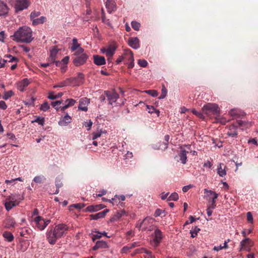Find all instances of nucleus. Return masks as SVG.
I'll use <instances>...</instances> for the list:
<instances>
[{
    "label": "nucleus",
    "instance_id": "c9c22d12",
    "mask_svg": "<svg viewBox=\"0 0 258 258\" xmlns=\"http://www.w3.org/2000/svg\"><path fill=\"white\" fill-rule=\"evenodd\" d=\"M204 193H207V194H213V196L211 197L212 202V203H216V199L218 198V195L216 194V192L213 191L211 190H209L208 189L205 188L204 189Z\"/></svg>",
    "mask_w": 258,
    "mask_h": 258
},
{
    "label": "nucleus",
    "instance_id": "5fc2aeb1",
    "mask_svg": "<svg viewBox=\"0 0 258 258\" xmlns=\"http://www.w3.org/2000/svg\"><path fill=\"white\" fill-rule=\"evenodd\" d=\"M131 25L132 28L136 31H138L139 30L140 28V24L136 21H133L131 23Z\"/></svg>",
    "mask_w": 258,
    "mask_h": 258
},
{
    "label": "nucleus",
    "instance_id": "393cba45",
    "mask_svg": "<svg viewBox=\"0 0 258 258\" xmlns=\"http://www.w3.org/2000/svg\"><path fill=\"white\" fill-rule=\"evenodd\" d=\"M58 50L56 48L54 47L53 48H52L50 50V55L48 58V61H50L52 63H54L56 59V56L58 53Z\"/></svg>",
    "mask_w": 258,
    "mask_h": 258
},
{
    "label": "nucleus",
    "instance_id": "f704fd0d",
    "mask_svg": "<svg viewBox=\"0 0 258 258\" xmlns=\"http://www.w3.org/2000/svg\"><path fill=\"white\" fill-rule=\"evenodd\" d=\"M46 21V18L44 16H41L40 18H36L32 20V24L33 25H37L38 24H43Z\"/></svg>",
    "mask_w": 258,
    "mask_h": 258
},
{
    "label": "nucleus",
    "instance_id": "f257e3e1",
    "mask_svg": "<svg viewBox=\"0 0 258 258\" xmlns=\"http://www.w3.org/2000/svg\"><path fill=\"white\" fill-rule=\"evenodd\" d=\"M69 227L63 223L49 227L46 232V238L50 244L54 245L58 239L66 233Z\"/></svg>",
    "mask_w": 258,
    "mask_h": 258
},
{
    "label": "nucleus",
    "instance_id": "c85d7f7f",
    "mask_svg": "<svg viewBox=\"0 0 258 258\" xmlns=\"http://www.w3.org/2000/svg\"><path fill=\"white\" fill-rule=\"evenodd\" d=\"M116 48L114 46H110L106 49V50L103 51V53H105L106 55L108 57V60L111 58L114 54Z\"/></svg>",
    "mask_w": 258,
    "mask_h": 258
},
{
    "label": "nucleus",
    "instance_id": "a19ab883",
    "mask_svg": "<svg viewBox=\"0 0 258 258\" xmlns=\"http://www.w3.org/2000/svg\"><path fill=\"white\" fill-rule=\"evenodd\" d=\"M169 136L167 135L166 136H165L164 137V140H165V141L166 142V143H162L160 146V148L162 150H165L168 147V143L169 142Z\"/></svg>",
    "mask_w": 258,
    "mask_h": 258
},
{
    "label": "nucleus",
    "instance_id": "aec40b11",
    "mask_svg": "<svg viewBox=\"0 0 258 258\" xmlns=\"http://www.w3.org/2000/svg\"><path fill=\"white\" fill-rule=\"evenodd\" d=\"M109 211L108 209H105L103 211L96 213L95 214H92L90 215V219L91 220H98L99 219L104 218L107 213Z\"/></svg>",
    "mask_w": 258,
    "mask_h": 258
},
{
    "label": "nucleus",
    "instance_id": "8fccbe9b",
    "mask_svg": "<svg viewBox=\"0 0 258 258\" xmlns=\"http://www.w3.org/2000/svg\"><path fill=\"white\" fill-rule=\"evenodd\" d=\"M144 92L153 97H157L158 95V93L157 92V91L155 90H146Z\"/></svg>",
    "mask_w": 258,
    "mask_h": 258
},
{
    "label": "nucleus",
    "instance_id": "473e14b6",
    "mask_svg": "<svg viewBox=\"0 0 258 258\" xmlns=\"http://www.w3.org/2000/svg\"><path fill=\"white\" fill-rule=\"evenodd\" d=\"M229 114L233 117H238L242 114L241 110L238 109H231L229 112Z\"/></svg>",
    "mask_w": 258,
    "mask_h": 258
},
{
    "label": "nucleus",
    "instance_id": "f8f14e48",
    "mask_svg": "<svg viewBox=\"0 0 258 258\" xmlns=\"http://www.w3.org/2000/svg\"><path fill=\"white\" fill-rule=\"evenodd\" d=\"M124 59L127 60L126 63L128 68H133L134 66V58L133 52L128 49H125L124 52Z\"/></svg>",
    "mask_w": 258,
    "mask_h": 258
},
{
    "label": "nucleus",
    "instance_id": "09e8293b",
    "mask_svg": "<svg viewBox=\"0 0 258 258\" xmlns=\"http://www.w3.org/2000/svg\"><path fill=\"white\" fill-rule=\"evenodd\" d=\"M200 230V229L197 227H195L194 228H192V229L190 230L191 237L192 238L195 237L197 235L198 233Z\"/></svg>",
    "mask_w": 258,
    "mask_h": 258
},
{
    "label": "nucleus",
    "instance_id": "603ef678",
    "mask_svg": "<svg viewBox=\"0 0 258 258\" xmlns=\"http://www.w3.org/2000/svg\"><path fill=\"white\" fill-rule=\"evenodd\" d=\"M92 124L93 122L91 120H87L84 121L83 123V125L87 128V131H90L91 130Z\"/></svg>",
    "mask_w": 258,
    "mask_h": 258
},
{
    "label": "nucleus",
    "instance_id": "4d7b16f0",
    "mask_svg": "<svg viewBox=\"0 0 258 258\" xmlns=\"http://www.w3.org/2000/svg\"><path fill=\"white\" fill-rule=\"evenodd\" d=\"M217 122H220L222 124H224L227 121L226 119L224 117H220L219 115L216 116V117Z\"/></svg>",
    "mask_w": 258,
    "mask_h": 258
},
{
    "label": "nucleus",
    "instance_id": "39448f33",
    "mask_svg": "<svg viewBox=\"0 0 258 258\" xmlns=\"http://www.w3.org/2000/svg\"><path fill=\"white\" fill-rule=\"evenodd\" d=\"M83 52L84 49L82 48L78 49L77 52V56L73 60V62L76 66L83 65L86 62L88 55Z\"/></svg>",
    "mask_w": 258,
    "mask_h": 258
},
{
    "label": "nucleus",
    "instance_id": "dca6fc26",
    "mask_svg": "<svg viewBox=\"0 0 258 258\" xmlns=\"http://www.w3.org/2000/svg\"><path fill=\"white\" fill-rule=\"evenodd\" d=\"M237 127L233 125H230L226 128V134L227 135L231 137H235L237 135V132L236 131Z\"/></svg>",
    "mask_w": 258,
    "mask_h": 258
},
{
    "label": "nucleus",
    "instance_id": "f3484780",
    "mask_svg": "<svg viewBox=\"0 0 258 258\" xmlns=\"http://www.w3.org/2000/svg\"><path fill=\"white\" fill-rule=\"evenodd\" d=\"M129 45L134 49H137L140 47V41L137 37H131L128 39Z\"/></svg>",
    "mask_w": 258,
    "mask_h": 258
},
{
    "label": "nucleus",
    "instance_id": "c756f323",
    "mask_svg": "<svg viewBox=\"0 0 258 258\" xmlns=\"http://www.w3.org/2000/svg\"><path fill=\"white\" fill-rule=\"evenodd\" d=\"M104 208L102 205H98L96 206H90L87 207L86 210L90 212L97 211Z\"/></svg>",
    "mask_w": 258,
    "mask_h": 258
},
{
    "label": "nucleus",
    "instance_id": "4be33fe9",
    "mask_svg": "<svg viewBox=\"0 0 258 258\" xmlns=\"http://www.w3.org/2000/svg\"><path fill=\"white\" fill-rule=\"evenodd\" d=\"M226 167L223 163H220L217 168V173L220 177H224L226 175Z\"/></svg>",
    "mask_w": 258,
    "mask_h": 258
},
{
    "label": "nucleus",
    "instance_id": "338daca9",
    "mask_svg": "<svg viewBox=\"0 0 258 258\" xmlns=\"http://www.w3.org/2000/svg\"><path fill=\"white\" fill-rule=\"evenodd\" d=\"M193 185L192 184H189V185H185V186H184L183 187H182V191L184 192H187L190 188H192L193 187Z\"/></svg>",
    "mask_w": 258,
    "mask_h": 258
},
{
    "label": "nucleus",
    "instance_id": "72a5a7b5",
    "mask_svg": "<svg viewBox=\"0 0 258 258\" xmlns=\"http://www.w3.org/2000/svg\"><path fill=\"white\" fill-rule=\"evenodd\" d=\"M230 241L228 239L227 241H225L223 243V245H220L217 246H215L213 248V249L215 251H219L220 250L223 249H227L228 248V242Z\"/></svg>",
    "mask_w": 258,
    "mask_h": 258
},
{
    "label": "nucleus",
    "instance_id": "e433bc0d",
    "mask_svg": "<svg viewBox=\"0 0 258 258\" xmlns=\"http://www.w3.org/2000/svg\"><path fill=\"white\" fill-rule=\"evenodd\" d=\"M125 215V212L124 210H121L117 212L116 214L114 215L113 217L112 218L111 221H115L119 219L123 215Z\"/></svg>",
    "mask_w": 258,
    "mask_h": 258
},
{
    "label": "nucleus",
    "instance_id": "58836bf2",
    "mask_svg": "<svg viewBox=\"0 0 258 258\" xmlns=\"http://www.w3.org/2000/svg\"><path fill=\"white\" fill-rule=\"evenodd\" d=\"M73 44H72V46L71 47V50L72 51H74L76 50H77L78 48L79 49L80 46V44L79 43H78V40L77 38H74L73 39Z\"/></svg>",
    "mask_w": 258,
    "mask_h": 258
},
{
    "label": "nucleus",
    "instance_id": "b1692460",
    "mask_svg": "<svg viewBox=\"0 0 258 258\" xmlns=\"http://www.w3.org/2000/svg\"><path fill=\"white\" fill-rule=\"evenodd\" d=\"M107 247V243L103 240L97 241L95 245L93 247L92 249L96 250L98 248H104Z\"/></svg>",
    "mask_w": 258,
    "mask_h": 258
},
{
    "label": "nucleus",
    "instance_id": "c03bdc74",
    "mask_svg": "<svg viewBox=\"0 0 258 258\" xmlns=\"http://www.w3.org/2000/svg\"><path fill=\"white\" fill-rule=\"evenodd\" d=\"M58 84L59 87H63L67 86H71L70 80L69 78H67L64 81L59 82Z\"/></svg>",
    "mask_w": 258,
    "mask_h": 258
},
{
    "label": "nucleus",
    "instance_id": "a211bd4d",
    "mask_svg": "<svg viewBox=\"0 0 258 258\" xmlns=\"http://www.w3.org/2000/svg\"><path fill=\"white\" fill-rule=\"evenodd\" d=\"M9 8L7 4L0 0V16H6L9 13Z\"/></svg>",
    "mask_w": 258,
    "mask_h": 258
},
{
    "label": "nucleus",
    "instance_id": "cd10ccee",
    "mask_svg": "<svg viewBox=\"0 0 258 258\" xmlns=\"http://www.w3.org/2000/svg\"><path fill=\"white\" fill-rule=\"evenodd\" d=\"M66 104L60 107V110L63 111L68 107L72 106L75 104L76 101L73 99H68L66 101Z\"/></svg>",
    "mask_w": 258,
    "mask_h": 258
},
{
    "label": "nucleus",
    "instance_id": "680f3d73",
    "mask_svg": "<svg viewBox=\"0 0 258 258\" xmlns=\"http://www.w3.org/2000/svg\"><path fill=\"white\" fill-rule=\"evenodd\" d=\"M191 112L198 117L200 118H204V115H203V114L201 112L197 111L195 109H192Z\"/></svg>",
    "mask_w": 258,
    "mask_h": 258
},
{
    "label": "nucleus",
    "instance_id": "774afa93",
    "mask_svg": "<svg viewBox=\"0 0 258 258\" xmlns=\"http://www.w3.org/2000/svg\"><path fill=\"white\" fill-rule=\"evenodd\" d=\"M72 206L77 209H81L84 207L85 205L83 203H78V204H74Z\"/></svg>",
    "mask_w": 258,
    "mask_h": 258
},
{
    "label": "nucleus",
    "instance_id": "864d4df0",
    "mask_svg": "<svg viewBox=\"0 0 258 258\" xmlns=\"http://www.w3.org/2000/svg\"><path fill=\"white\" fill-rule=\"evenodd\" d=\"M141 250V252H145L146 253V255L145 256V258H155L154 256L151 254V251L144 248H142Z\"/></svg>",
    "mask_w": 258,
    "mask_h": 258
},
{
    "label": "nucleus",
    "instance_id": "bb28decb",
    "mask_svg": "<svg viewBox=\"0 0 258 258\" xmlns=\"http://www.w3.org/2000/svg\"><path fill=\"white\" fill-rule=\"evenodd\" d=\"M45 180H46V178L43 175H41L36 176L34 177V178H33V181L31 183V185L32 186H33L34 183H39V184L42 183L44 182Z\"/></svg>",
    "mask_w": 258,
    "mask_h": 258
},
{
    "label": "nucleus",
    "instance_id": "0e129e2a",
    "mask_svg": "<svg viewBox=\"0 0 258 258\" xmlns=\"http://www.w3.org/2000/svg\"><path fill=\"white\" fill-rule=\"evenodd\" d=\"M246 217H247V221L248 222H249L250 223H252L253 222V217H252V215L251 212H247Z\"/></svg>",
    "mask_w": 258,
    "mask_h": 258
},
{
    "label": "nucleus",
    "instance_id": "2f4dec72",
    "mask_svg": "<svg viewBox=\"0 0 258 258\" xmlns=\"http://www.w3.org/2000/svg\"><path fill=\"white\" fill-rule=\"evenodd\" d=\"M237 123L242 130L249 127L251 125L250 123L243 120H238Z\"/></svg>",
    "mask_w": 258,
    "mask_h": 258
},
{
    "label": "nucleus",
    "instance_id": "20e7f679",
    "mask_svg": "<svg viewBox=\"0 0 258 258\" xmlns=\"http://www.w3.org/2000/svg\"><path fill=\"white\" fill-rule=\"evenodd\" d=\"M202 110L207 114L211 113L218 116L220 113V109L218 105L215 103H207L203 106Z\"/></svg>",
    "mask_w": 258,
    "mask_h": 258
},
{
    "label": "nucleus",
    "instance_id": "4468645a",
    "mask_svg": "<svg viewBox=\"0 0 258 258\" xmlns=\"http://www.w3.org/2000/svg\"><path fill=\"white\" fill-rule=\"evenodd\" d=\"M72 117L67 113L64 116L60 117L58 124L61 126H66L72 121Z\"/></svg>",
    "mask_w": 258,
    "mask_h": 258
},
{
    "label": "nucleus",
    "instance_id": "7c9ffc66",
    "mask_svg": "<svg viewBox=\"0 0 258 258\" xmlns=\"http://www.w3.org/2000/svg\"><path fill=\"white\" fill-rule=\"evenodd\" d=\"M16 222L12 218L9 217L5 221V226L7 228H10L15 226Z\"/></svg>",
    "mask_w": 258,
    "mask_h": 258
},
{
    "label": "nucleus",
    "instance_id": "f03ea898",
    "mask_svg": "<svg viewBox=\"0 0 258 258\" xmlns=\"http://www.w3.org/2000/svg\"><path fill=\"white\" fill-rule=\"evenodd\" d=\"M12 37L18 42L29 43L33 40L31 29L26 26L20 27Z\"/></svg>",
    "mask_w": 258,
    "mask_h": 258
},
{
    "label": "nucleus",
    "instance_id": "bf43d9fd",
    "mask_svg": "<svg viewBox=\"0 0 258 258\" xmlns=\"http://www.w3.org/2000/svg\"><path fill=\"white\" fill-rule=\"evenodd\" d=\"M102 237V233L99 232H96L94 234H93L92 239L93 241H94L96 239L100 238Z\"/></svg>",
    "mask_w": 258,
    "mask_h": 258
},
{
    "label": "nucleus",
    "instance_id": "6ab92c4d",
    "mask_svg": "<svg viewBox=\"0 0 258 258\" xmlns=\"http://www.w3.org/2000/svg\"><path fill=\"white\" fill-rule=\"evenodd\" d=\"M93 59L94 63L97 66H102L106 63L105 57L102 56L94 55Z\"/></svg>",
    "mask_w": 258,
    "mask_h": 258
},
{
    "label": "nucleus",
    "instance_id": "a878e982",
    "mask_svg": "<svg viewBox=\"0 0 258 258\" xmlns=\"http://www.w3.org/2000/svg\"><path fill=\"white\" fill-rule=\"evenodd\" d=\"M188 151H186L185 149L181 148L180 153L179 154V156L180 157V160L182 164H185L186 162L187 159V153Z\"/></svg>",
    "mask_w": 258,
    "mask_h": 258
},
{
    "label": "nucleus",
    "instance_id": "2eb2a0df",
    "mask_svg": "<svg viewBox=\"0 0 258 258\" xmlns=\"http://www.w3.org/2000/svg\"><path fill=\"white\" fill-rule=\"evenodd\" d=\"M90 103V100L87 98H83L80 100L78 108L79 110L86 111L88 110V105Z\"/></svg>",
    "mask_w": 258,
    "mask_h": 258
},
{
    "label": "nucleus",
    "instance_id": "69168bd1",
    "mask_svg": "<svg viewBox=\"0 0 258 258\" xmlns=\"http://www.w3.org/2000/svg\"><path fill=\"white\" fill-rule=\"evenodd\" d=\"M8 58V61L9 62H17L18 61V58L16 57L13 56L11 55H9L7 56Z\"/></svg>",
    "mask_w": 258,
    "mask_h": 258
},
{
    "label": "nucleus",
    "instance_id": "9d476101",
    "mask_svg": "<svg viewBox=\"0 0 258 258\" xmlns=\"http://www.w3.org/2000/svg\"><path fill=\"white\" fill-rule=\"evenodd\" d=\"M70 80L71 86H80L82 84L84 81V76L81 73H78L76 77L69 78Z\"/></svg>",
    "mask_w": 258,
    "mask_h": 258
},
{
    "label": "nucleus",
    "instance_id": "a18cd8bd",
    "mask_svg": "<svg viewBox=\"0 0 258 258\" xmlns=\"http://www.w3.org/2000/svg\"><path fill=\"white\" fill-rule=\"evenodd\" d=\"M32 122H37L39 124L43 125L44 124V118L43 117L36 116V119L32 121Z\"/></svg>",
    "mask_w": 258,
    "mask_h": 258
},
{
    "label": "nucleus",
    "instance_id": "ea45409f",
    "mask_svg": "<svg viewBox=\"0 0 258 258\" xmlns=\"http://www.w3.org/2000/svg\"><path fill=\"white\" fill-rule=\"evenodd\" d=\"M147 109L149 113H155L157 116H159L160 111L159 110L156 109L153 106L147 105Z\"/></svg>",
    "mask_w": 258,
    "mask_h": 258
},
{
    "label": "nucleus",
    "instance_id": "13d9d810",
    "mask_svg": "<svg viewBox=\"0 0 258 258\" xmlns=\"http://www.w3.org/2000/svg\"><path fill=\"white\" fill-rule=\"evenodd\" d=\"M40 15V13L39 12H36L34 11L32 12L30 14V18L31 20L32 21L34 19H36V18L38 16H39Z\"/></svg>",
    "mask_w": 258,
    "mask_h": 258
},
{
    "label": "nucleus",
    "instance_id": "5701e85b",
    "mask_svg": "<svg viewBox=\"0 0 258 258\" xmlns=\"http://www.w3.org/2000/svg\"><path fill=\"white\" fill-rule=\"evenodd\" d=\"M106 8L109 13H111L112 12L114 11L116 9L115 2L112 1L108 0L106 2Z\"/></svg>",
    "mask_w": 258,
    "mask_h": 258
},
{
    "label": "nucleus",
    "instance_id": "37998d69",
    "mask_svg": "<svg viewBox=\"0 0 258 258\" xmlns=\"http://www.w3.org/2000/svg\"><path fill=\"white\" fill-rule=\"evenodd\" d=\"M167 90L166 88H165V87L163 85L162 88L161 94L160 95V96L158 98L159 99H163L165 98L167 95Z\"/></svg>",
    "mask_w": 258,
    "mask_h": 258
},
{
    "label": "nucleus",
    "instance_id": "412c9836",
    "mask_svg": "<svg viewBox=\"0 0 258 258\" xmlns=\"http://www.w3.org/2000/svg\"><path fill=\"white\" fill-rule=\"evenodd\" d=\"M30 83V81L27 78L24 79L18 83L17 88L20 91L23 92L25 88L29 85Z\"/></svg>",
    "mask_w": 258,
    "mask_h": 258
},
{
    "label": "nucleus",
    "instance_id": "6e6552de",
    "mask_svg": "<svg viewBox=\"0 0 258 258\" xmlns=\"http://www.w3.org/2000/svg\"><path fill=\"white\" fill-rule=\"evenodd\" d=\"M253 242L249 238H246L242 239L240 242L238 251L240 252L245 250L249 252L250 251L251 247L253 245Z\"/></svg>",
    "mask_w": 258,
    "mask_h": 258
},
{
    "label": "nucleus",
    "instance_id": "6e6d98bb",
    "mask_svg": "<svg viewBox=\"0 0 258 258\" xmlns=\"http://www.w3.org/2000/svg\"><path fill=\"white\" fill-rule=\"evenodd\" d=\"M62 103L61 101H56L52 102L51 105L52 106L57 110L60 109V107H58V106Z\"/></svg>",
    "mask_w": 258,
    "mask_h": 258
},
{
    "label": "nucleus",
    "instance_id": "052dcab7",
    "mask_svg": "<svg viewBox=\"0 0 258 258\" xmlns=\"http://www.w3.org/2000/svg\"><path fill=\"white\" fill-rule=\"evenodd\" d=\"M138 63L142 67H146L148 64V62L145 59H141L138 60Z\"/></svg>",
    "mask_w": 258,
    "mask_h": 258
},
{
    "label": "nucleus",
    "instance_id": "e2e57ef3",
    "mask_svg": "<svg viewBox=\"0 0 258 258\" xmlns=\"http://www.w3.org/2000/svg\"><path fill=\"white\" fill-rule=\"evenodd\" d=\"M13 94V93L12 91L7 92L4 94L3 98L5 100H7L9 98L11 97L12 96Z\"/></svg>",
    "mask_w": 258,
    "mask_h": 258
},
{
    "label": "nucleus",
    "instance_id": "9b49d317",
    "mask_svg": "<svg viewBox=\"0 0 258 258\" xmlns=\"http://www.w3.org/2000/svg\"><path fill=\"white\" fill-rule=\"evenodd\" d=\"M29 5L28 0H18L14 6L16 11L19 12L27 9Z\"/></svg>",
    "mask_w": 258,
    "mask_h": 258
},
{
    "label": "nucleus",
    "instance_id": "4c0bfd02",
    "mask_svg": "<svg viewBox=\"0 0 258 258\" xmlns=\"http://www.w3.org/2000/svg\"><path fill=\"white\" fill-rule=\"evenodd\" d=\"M3 236L9 242H11L14 239L13 235L10 232H5L3 233Z\"/></svg>",
    "mask_w": 258,
    "mask_h": 258
},
{
    "label": "nucleus",
    "instance_id": "79ce46f5",
    "mask_svg": "<svg viewBox=\"0 0 258 258\" xmlns=\"http://www.w3.org/2000/svg\"><path fill=\"white\" fill-rule=\"evenodd\" d=\"M31 230L28 228H23L20 229V235L22 237H26Z\"/></svg>",
    "mask_w": 258,
    "mask_h": 258
},
{
    "label": "nucleus",
    "instance_id": "7ed1b4c3",
    "mask_svg": "<svg viewBox=\"0 0 258 258\" xmlns=\"http://www.w3.org/2000/svg\"><path fill=\"white\" fill-rule=\"evenodd\" d=\"M24 200L23 195L19 194H12L7 197L5 202L6 209L9 211L13 208L18 205Z\"/></svg>",
    "mask_w": 258,
    "mask_h": 258
},
{
    "label": "nucleus",
    "instance_id": "49530a36",
    "mask_svg": "<svg viewBox=\"0 0 258 258\" xmlns=\"http://www.w3.org/2000/svg\"><path fill=\"white\" fill-rule=\"evenodd\" d=\"M102 133H103V132L101 130L97 131L96 132H93L92 133V140H95L97 139V138H99L101 136V134H102Z\"/></svg>",
    "mask_w": 258,
    "mask_h": 258
},
{
    "label": "nucleus",
    "instance_id": "0eeeda50",
    "mask_svg": "<svg viewBox=\"0 0 258 258\" xmlns=\"http://www.w3.org/2000/svg\"><path fill=\"white\" fill-rule=\"evenodd\" d=\"M33 221L35 223L37 228L40 230H44L50 222V220L43 219L39 216L35 217L33 219Z\"/></svg>",
    "mask_w": 258,
    "mask_h": 258
},
{
    "label": "nucleus",
    "instance_id": "3c124183",
    "mask_svg": "<svg viewBox=\"0 0 258 258\" xmlns=\"http://www.w3.org/2000/svg\"><path fill=\"white\" fill-rule=\"evenodd\" d=\"M178 199V195L176 192H173L169 197L168 201H177Z\"/></svg>",
    "mask_w": 258,
    "mask_h": 258
},
{
    "label": "nucleus",
    "instance_id": "ddd939ff",
    "mask_svg": "<svg viewBox=\"0 0 258 258\" xmlns=\"http://www.w3.org/2000/svg\"><path fill=\"white\" fill-rule=\"evenodd\" d=\"M143 227L142 230L152 231L153 230L154 219L151 217H146L142 221Z\"/></svg>",
    "mask_w": 258,
    "mask_h": 258
},
{
    "label": "nucleus",
    "instance_id": "423d86ee",
    "mask_svg": "<svg viewBox=\"0 0 258 258\" xmlns=\"http://www.w3.org/2000/svg\"><path fill=\"white\" fill-rule=\"evenodd\" d=\"M109 104L111 105L118 106L124 104V101L121 103L117 102V100L119 98V95L115 91L110 92L108 91H105Z\"/></svg>",
    "mask_w": 258,
    "mask_h": 258
},
{
    "label": "nucleus",
    "instance_id": "de8ad7c7",
    "mask_svg": "<svg viewBox=\"0 0 258 258\" xmlns=\"http://www.w3.org/2000/svg\"><path fill=\"white\" fill-rule=\"evenodd\" d=\"M49 108L50 106L48 103L47 102H45L41 104L40 109L43 111H46L49 109Z\"/></svg>",
    "mask_w": 258,
    "mask_h": 258
},
{
    "label": "nucleus",
    "instance_id": "1a4fd4ad",
    "mask_svg": "<svg viewBox=\"0 0 258 258\" xmlns=\"http://www.w3.org/2000/svg\"><path fill=\"white\" fill-rule=\"evenodd\" d=\"M163 234L161 231L159 229H155L153 235V238L152 240V245L154 247L158 246L161 242Z\"/></svg>",
    "mask_w": 258,
    "mask_h": 258
}]
</instances>
